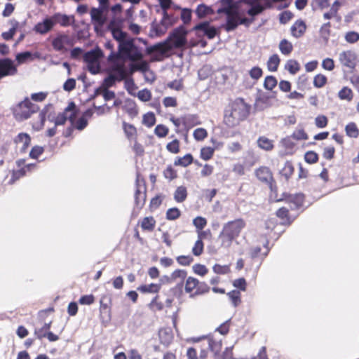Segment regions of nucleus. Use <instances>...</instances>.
Instances as JSON below:
<instances>
[{
	"label": "nucleus",
	"mask_w": 359,
	"mask_h": 359,
	"mask_svg": "<svg viewBox=\"0 0 359 359\" xmlns=\"http://www.w3.org/2000/svg\"><path fill=\"white\" fill-rule=\"evenodd\" d=\"M187 32L184 28H177L164 41L147 47V53L153 54L154 60L161 61L169 57L172 49L182 48L187 43Z\"/></svg>",
	"instance_id": "f257e3e1"
},
{
	"label": "nucleus",
	"mask_w": 359,
	"mask_h": 359,
	"mask_svg": "<svg viewBox=\"0 0 359 359\" xmlns=\"http://www.w3.org/2000/svg\"><path fill=\"white\" fill-rule=\"evenodd\" d=\"M217 13L226 15L225 30L226 32L234 30L239 25L248 26L252 22L241 15L238 6L234 0H220Z\"/></svg>",
	"instance_id": "f03ea898"
},
{
	"label": "nucleus",
	"mask_w": 359,
	"mask_h": 359,
	"mask_svg": "<svg viewBox=\"0 0 359 359\" xmlns=\"http://www.w3.org/2000/svg\"><path fill=\"white\" fill-rule=\"evenodd\" d=\"M248 114V107L242 99L238 98L230 103L224 110V122L230 128L244 120Z\"/></svg>",
	"instance_id": "7ed1b4c3"
},
{
	"label": "nucleus",
	"mask_w": 359,
	"mask_h": 359,
	"mask_svg": "<svg viewBox=\"0 0 359 359\" xmlns=\"http://www.w3.org/2000/svg\"><path fill=\"white\" fill-rule=\"evenodd\" d=\"M143 55L139 48L134 44L132 39L122 41L118 44V52L112 51L108 56V61H118L125 63L126 60L139 61L142 60Z\"/></svg>",
	"instance_id": "20e7f679"
},
{
	"label": "nucleus",
	"mask_w": 359,
	"mask_h": 359,
	"mask_svg": "<svg viewBox=\"0 0 359 359\" xmlns=\"http://www.w3.org/2000/svg\"><path fill=\"white\" fill-rule=\"evenodd\" d=\"M245 226V222L242 219H236L225 223L219 235L221 247L229 249Z\"/></svg>",
	"instance_id": "39448f33"
},
{
	"label": "nucleus",
	"mask_w": 359,
	"mask_h": 359,
	"mask_svg": "<svg viewBox=\"0 0 359 359\" xmlns=\"http://www.w3.org/2000/svg\"><path fill=\"white\" fill-rule=\"evenodd\" d=\"M109 66L107 69L108 76L102 83V89H109L116 82L121 81L126 78L127 70L123 62L108 61Z\"/></svg>",
	"instance_id": "423d86ee"
},
{
	"label": "nucleus",
	"mask_w": 359,
	"mask_h": 359,
	"mask_svg": "<svg viewBox=\"0 0 359 359\" xmlns=\"http://www.w3.org/2000/svg\"><path fill=\"white\" fill-rule=\"evenodd\" d=\"M38 109L39 107L36 104L26 99L14 108L13 114L18 121H23L29 118Z\"/></svg>",
	"instance_id": "0eeeda50"
},
{
	"label": "nucleus",
	"mask_w": 359,
	"mask_h": 359,
	"mask_svg": "<svg viewBox=\"0 0 359 359\" xmlns=\"http://www.w3.org/2000/svg\"><path fill=\"white\" fill-rule=\"evenodd\" d=\"M103 57L102 51L97 48L88 51L84 55L86 67L92 74H98L100 71V59Z\"/></svg>",
	"instance_id": "6e6552de"
},
{
	"label": "nucleus",
	"mask_w": 359,
	"mask_h": 359,
	"mask_svg": "<svg viewBox=\"0 0 359 359\" xmlns=\"http://www.w3.org/2000/svg\"><path fill=\"white\" fill-rule=\"evenodd\" d=\"M73 45V38L65 33L58 34L52 41L53 49L61 53H65L67 51V47H72Z\"/></svg>",
	"instance_id": "1a4fd4ad"
},
{
	"label": "nucleus",
	"mask_w": 359,
	"mask_h": 359,
	"mask_svg": "<svg viewBox=\"0 0 359 359\" xmlns=\"http://www.w3.org/2000/svg\"><path fill=\"white\" fill-rule=\"evenodd\" d=\"M106 10L100 8H92L90 12L91 22L97 33L101 32L103 25L107 21V17L104 14Z\"/></svg>",
	"instance_id": "9d476101"
},
{
	"label": "nucleus",
	"mask_w": 359,
	"mask_h": 359,
	"mask_svg": "<svg viewBox=\"0 0 359 359\" xmlns=\"http://www.w3.org/2000/svg\"><path fill=\"white\" fill-rule=\"evenodd\" d=\"M76 118V105L74 102L69 104L65 111L57 115L55 120V126H62L67 120H69L72 125L74 124Z\"/></svg>",
	"instance_id": "9b49d317"
},
{
	"label": "nucleus",
	"mask_w": 359,
	"mask_h": 359,
	"mask_svg": "<svg viewBox=\"0 0 359 359\" xmlns=\"http://www.w3.org/2000/svg\"><path fill=\"white\" fill-rule=\"evenodd\" d=\"M339 61L342 66L353 69L358 62V55L351 50H344L339 53Z\"/></svg>",
	"instance_id": "f8f14e48"
},
{
	"label": "nucleus",
	"mask_w": 359,
	"mask_h": 359,
	"mask_svg": "<svg viewBox=\"0 0 359 359\" xmlns=\"http://www.w3.org/2000/svg\"><path fill=\"white\" fill-rule=\"evenodd\" d=\"M194 29L198 36L205 35L208 39H213L216 34V29L213 27H210L208 22H203L195 26Z\"/></svg>",
	"instance_id": "ddd939ff"
},
{
	"label": "nucleus",
	"mask_w": 359,
	"mask_h": 359,
	"mask_svg": "<svg viewBox=\"0 0 359 359\" xmlns=\"http://www.w3.org/2000/svg\"><path fill=\"white\" fill-rule=\"evenodd\" d=\"M16 72V67L13 65L12 60L9 59L0 60V79L8 75H13Z\"/></svg>",
	"instance_id": "4468645a"
},
{
	"label": "nucleus",
	"mask_w": 359,
	"mask_h": 359,
	"mask_svg": "<svg viewBox=\"0 0 359 359\" xmlns=\"http://www.w3.org/2000/svg\"><path fill=\"white\" fill-rule=\"evenodd\" d=\"M31 138L27 133H19L15 139L18 149L21 152L24 153L30 144Z\"/></svg>",
	"instance_id": "2eb2a0df"
},
{
	"label": "nucleus",
	"mask_w": 359,
	"mask_h": 359,
	"mask_svg": "<svg viewBox=\"0 0 359 359\" xmlns=\"http://www.w3.org/2000/svg\"><path fill=\"white\" fill-rule=\"evenodd\" d=\"M108 29L111 32L113 38L118 41L120 44L122 41H126L128 39H126L127 34L123 31H121L118 27H116V22L114 20L110 21L107 26Z\"/></svg>",
	"instance_id": "dca6fc26"
},
{
	"label": "nucleus",
	"mask_w": 359,
	"mask_h": 359,
	"mask_svg": "<svg viewBox=\"0 0 359 359\" xmlns=\"http://www.w3.org/2000/svg\"><path fill=\"white\" fill-rule=\"evenodd\" d=\"M201 285H199V281L193 277H189L185 283V291L187 293H191L194 289L197 287V290L196 294H201L204 292V290H201ZM204 287H205V291H208V287L206 285L204 284Z\"/></svg>",
	"instance_id": "f3484780"
},
{
	"label": "nucleus",
	"mask_w": 359,
	"mask_h": 359,
	"mask_svg": "<svg viewBox=\"0 0 359 359\" xmlns=\"http://www.w3.org/2000/svg\"><path fill=\"white\" fill-rule=\"evenodd\" d=\"M53 24L50 18H45L42 22H38L34 27V32L40 34H46L50 32L53 27Z\"/></svg>",
	"instance_id": "a211bd4d"
},
{
	"label": "nucleus",
	"mask_w": 359,
	"mask_h": 359,
	"mask_svg": "<svg viewBox=\"0 0 359 359\" xmlns=\"http://www.w3.org/2000/svg\"><path fill=\"white\" fill-rule=\"evenodd\" d=\"M255 175L259 180L266 184H270L273 180L271 170L265 166L260 167L256 170Z\"/></svg>",
	"instance_id": "6ab92c4d"
},
{
	"label": "nucleus",
	"mask_w": 359,
	"mask_h": 359,
	"mask_svg": "<svg viewBox=\"0 0 359 359\" xmlns=\"http://www.w3.org/2000/svg\"><path fill=\"white\" fill-rule=\"evenodd\" d=\"M163 283V279H161L158 283L142 285L137 287V290L144 294H156L160 291Z\"/></svg>",
	"instance_id": "aec40b11"
},
{
	"label": "nucleus",
	"mask_w": 359,
	"mask_h": 359,
	"mask_svg": "<svg viewBox=\"0 0 359 359\" xmlns=\"http://www.w3.org/2000/svg\"><path fill=\"white\" fill-rule=\"evenodd\" d=\"M203 338L205 339V341L203 342L204 345H207L211 351L215 354L220 352L222 348L220 339L217 340L211 337L205 338L204 337Z\"/></svg>",
	"instance_id": "412c9836"
},
{
	"label": "nucleus",
	"mask_w": 359,
	"mask_h": 359,
	"mask_svg": "<svg viewBox=\"0 0 359 359\" xmlns=\"http://www.w3.org/2000/svg\"><path fill=\"white\" fill-rule=\"evenodd\" d=\"M306 25L302 20L296 21L291 27L292 36L296 38L300 37L306 31Z\"/></svg>",
	"instance_id": "4be33fe9"
},
{
	"label": "nucleus",
	"mask_w": 359,
	"mask_h": 359,
	"mask_svg": "<svg viewBox=\"0 0 359 359\" xmlns=\"http://www.w3.org/2000/svg\"><path fill=\"white\" fill-rule=\"evenodd\" d=\"M50 18L53 26L57 23L63 27L68 26L70 24V18L65 14L55 13Z\"/></svg>",
	"instance_id": "5701e85b"
},
{
	"label": "nucleus",
	"mask_w": 359,
	"mask_h": 359,
	"mask_svg": "<svg viewBox=\"0 0 359 359\" xmlns=\"http://www.w3.org/2000/svg\"><path fill=\"white\" fill-rule=\"evenodd\" d=\"M137 190L135 191V203L137 205L142 206L143 205L145 200V192H144V188L143 187V190H142L140 183V180L139 179V177L137 176Z\"/></svg>",
	"instance_id": "b1692460"
},
{
	"label": "nucleus",
	"mask_w": 359,
	"mask_h": 359,
	"mask_svg": "<svg viewBox=\"0 0 359 359\" xmlns=\"http://www.w3.org/2000/svg\"><path fill=\"white\" fill-rule=\"evenodd\" d=\"M132 65V71H140L144 74L149 73L151 74V80H154L153 74L149 72V65L147 61L141 60Z\"/></svg>",
	"instance_id": "393cba45"
},
{
	"label": "nucleus",
	"mask_w": 359,
	"mask_h": 359,
	"mask_svg": "<svg viewBox=\"0 0 359 359\" xmlns=\"http://www.w3.org/2000/svg\"><path fill=\"white\" fill-rule=\"evenodd\" d=\"M35 166H36V164H33V163L27 164L24 168H22L18 170L13 171V174H12L11 179L10 180V183L13 184L15 180L23 177L25 175L27 170H29L32 168H34Z\"/></svg>",
	"instance_id": "a878e982"
},
{
	"label": "nucleus",
	"mask_w": 359,
	"mask_h": 359,
	"mask_svg": "<svg viewBox=\"0 0 359 359\" xmlns=\"http://www.w3.org/2000/svg\"><path fill=\"white\" fill-rule=\"evenodd\" d=\"M187 197V190L184 186L178 187L174 192V199L177 203L184 202Z\"/></svg>",
	"instance_id": "bb28decb"
},
{
	"label": "nucleus",
	"mask_w": 359,
	"mask_h": 359,
	"mask_svg": "<svg viewBox=\"0 0 359 359\" xmlns=\"http://www.w3.org/2000/svg\"><path fill=\"white\" fill-rule=\"evenodd\" d=\"M158 335L161 343L165 345H168L172 340V334L169 329H161Z\"/></svg>",
	"instance_id": "cd10ccee"
},
{
	"label": "nucleus",
	"mask_w": 359,
	"mask_h": 359,
	"mask_svg": "<svg viewBox=\"0 0 359 359\" xmlns=\"http://www.w3.org/2000/svg\"><path fill=\"white\" fill-rule=\"evenodd\" d=\"M156 226V221L153 217H146L141 222V227L143 230L151 231Z\"/></svg>",
	"instance_id": "c85d7f7f"
},
{
	"label": "nucleus",
	"mask_w": 359,
	"mask_h": 359,
	"mask_svg": "<svg viewBox=\"0 0 359 359\" xmlns=\"http://www.w3.org/2000/svg\"><path fill=\"white\" fill-rule=\"evenodd\" d=\"M257 144L259 148L266 151H270L273 148V142L264 136L257 140Z\"/></svg>",
	"instance_id": "c756f323"
},
{
	"label": "nucleus",
	"mask_w": 359,
	"mask_h": 359,
	"mask_svg": "<svg viewBox=\"0 0 359 359\" xmlns=\"http://www.w3.org/2000/svg\"><path fill=\"white\" fill-rule=\"evenodd\" d=\"M280 64V58L278 55H271L267 61V67L270 72H276Z\"/></svg>",
	"instance_id": "7c9ffc66"
},
{
	"label": "nucleus",
	"mask_w": 359,
	"mask_h": 359,
	"mask_svg": "<svg viewBox=\"0 0 359 359\" xmlns=\"http://www.w3.org/2000/svg\"><path fill=\"white\" fill-rule=\"evenodd\" d=\"M193 162V157L190 154L184 155L183 157H179L175 160L174 164L175 165H180L182 167H187L191 164Z\"/></svg>",
	"instance_id": "2f4dec72"
},
{
	"label": "nucleus",
	"mask_w": 359,
	"mask_h": 359,
	"mask_svg": "<svg viewBox=\"0 0 359 359\" xmlns=\"http://www.w3.org/2000/svg\"><path fill=\"white\" fill-rule=\"evenodd\" d=\"M196 13L199 18H203L205 15L213 14L214 11L210 6H205L204 4H201L198 6L196 10Z\"/></svg>",
	"instance_id": "473e14b6"
},
{
	"label": "nucleus",
	"mask_w": 359,
	"mask_h": 359,
	"mask_svg": "<svg viewBox=\"0 0 359 359\" xmlns=\"http://www.w3.org/2000/svg\"><path fill=\"white\" fill-rule=\"evenodd\" d=\"M279 49L282 54L288 55L293 49L292 44L286 39H283L279 43Z\"/></svg>",
	"instance_id": "72a5a7b5"
},
{
	"label": "nucleus",
	"mask_w": 359,
	"mask_h": 359,
	"mask_svg": "<svg viewBox=\"0 0 359 359\" xmlns=\"http://www.w3.org/2000/svg\"><path fill=\"white\" fill-rule=\"evenodd\" d=\"M346 135L353 138H356L359 135V130L355 123H349L345 128Z\"/></svg>",
	"instance_id": "f704fd0d"
},
{
	"label": "nucleus",
	"mask_w": 359,
	"mask_h": 359,
	"mask_svg": "<svg viewBox=\"0 0 359 359\" xmlns=\"http://www.w3.org/2000/svg\"><path fill=\"white\" fill-rule=\"evenodd\" d=\"M285 67L292 74H295L300 69L299 64L294 60H289Z\"/></svg>",
	"instance_id": "c9c22d12"
},
{
	"label": "nucleus",
	"mask_w": 359,
	"mask_h": 359,
	"mask_svg": "<svg viewBox=\"0 0 359 359\" xmlns=\"http://www.w3.org/2000/svg\"><path fill=\"white\" fill-rule=\"evenodd\" d=\"M339 99L351 101L353 99V95L351 89L348 87H344L338 93Z\"/></svg>",
	"instance_id": "e433bc0d"
},
{
	"label": "nucleus",
	"mask_w": 359,
	"mask_h": 359,
	"mask_svg": "<svg viewBox=\"0 0 359 359\" xmlns=\"http://www.w3.org/2000/svg\"><path fill=\"white\" fill-rule=\"evenodd\" d=\"M214 152L215 148H212L210 147H205L201 149L200 156L203 160L208 161L212 157Z\"/></svg>",
	"instance_id": "4c0bfd02"
},
{
	"label": "nucleus",
	"mask_w": 359,
	"mask_h": 359,
	"mask_svg": "<svg viewBox=\"0 0 359 359\" xmlns=\"http://www.w3.org/2000/svg\"><path fill=\"white\" fill-rule=\"evenodd\" d=\"M227 295L234 307H236L241 303V292L239 291L232 290Z\"/></svg>",
	"instance_id": "58836bf2"
},
{
	"label": "nucleus",
	"mask_w": 359,
	"mask_h": 359,
	"mask_svg": "<svg viewBox=\"0 0 359 359\" xmlns=\"http://www.w3.org/2000/svg\"><path fill=\"white\" fill-rule=\"evenodd\" d=\"M50 327V323H45L42 327L35 329V335L39 339L46 337V333Z\"/></svg>",
	"instance_id": "ea45409f"
},
{
	"label": "nucleus",
	"mask_w": 359,
	"mask_h": 359,
	"mask_svg": "<svg viewBox=\"0 0 359 359\" xmlns=\"http://www.w3.org/2000/svg\"><path fill=\"white\" fill-rule=\"evenodd\" d=\"M142 123L144 125L150 128L153 126L156 123L155 115L152 112H149L144 115Z\"/></svg>",
	"instance_id": "a19ab883"
},
{
	"label": "nucleus",
	"mask_w": 359,
	"mask_h": 359,
	"mask_svg": "<svg viewBox=\"0 0 359 359\" xmlns=\"http://www.w3.org/2000/svg\"><path fill=\"white\" fill-rule=\"evenodd\" d=\"M15 59L19 65L25 63L28 60H32V54L29 51L18 53Z\"/></svg>",
	"instance_id": "79ce46f5"
},
{
	"label": "nucleus",
	"mask_w": 359,
	"mask_h": 359,
	"mask_svg": "<svg viewBox=\"0 0 359 359\" xmlns=\"http://www.w3.org/2000/svg\"><path fill=\"white\" fill-rule=\"evenodd\" d=\"M193 136L197 141H202L208 136V132L205 128H198L194 130Z\"/></svg>",
	"instance_id": "37998d69"
},
{
	"label": "nucleus",
	"mask_w": 359,
	"mask_h": 359,
	"mask_svg": "<svg viewBox=\"0 0 359 359\" xmlns=\"http://www.w3.org/2000/svg\"><path fill=\"white\" fill-rule=\"evenodd\" d=\"M180 215V210L177 208H171L166 212V219L168 220H175L179 218Z\"/></svg>",
	"instance_id": "c03bdc74"
},
{
	"label": "nucleus",
	"mask_w": 359,
	"mask_h": 359,
	"mask_svg": "<svg viewBox=\"0 0 359 359\" xmlns=\"http://www.w3.org/2000/svg\"><path fill=\"white\" fill-rule=\"evenodd\" d=\"M193 224L196 230H202L207 225V220L205 217L198 216L193 219Z\"/></svg>",
	"instance_id": "a18cd8bd"
},
{
	"label": "nucleus",
	"mask_w": 359,
	"mask_h": 359,
	"mask_svg": "<svg viewBox=\"0 0 359 359\" xmlns=\"http://www.w3.org/2000/svg\"><path fill=\"white\" fill-rule=\"evenodd\" d=\"M290 200L293 203V206L291 207L292 208H299V207L302 206L303 204L304 195L302 194H295L294 196H291Z\"/></svg>",
	"instance_id": "49530a36"
},
{
	"label": "nucleus",
	"mask_w": 359,
	"mask_h": 359,
	"mask_svg": "<svg viewBox=\"0 0 359 359\" xmlns=\"http://www.w3.org/2000/svg\"><path fill=\"white\" fill-rule=\"evenodd\" d=\"M277 84V81L273 76H268L265 78L264 86L266 89L271 90Z\"/></svg>",
	"instance_id": "de8ad7c7"
},
{
	"label": "nucleus",
	"mask_w": 359,
	"mask_h": 359,
	"mask_svg": "<svg viewBox=\"0 0 359 359\" xmlns=\"http://www.w3.org/2000/svg\"><path fill=\"white\" fill-rule=\"evenodd\" d=\"M166 149L170 153L177 154L180 151V142L176 139L172 140L166 145Z\"/></svg>",
	"instance_id": "09e8293b"
},
{
	"label": "nucleus",
	"mask_w": 359,
	"mask_h": 359,
	"mask_svg": "<svg viewBox=\"0 0 359 359\" xmlns=\"http://www.w3.org/2000/svg\"><path fill=\"white\" fill-rule=\"evenodd\" d=\"M292 138L297 140H306L309 137L304 129H297L292 135Z\"/></svg>",
	"instance_id": "8fccbe9b"
},
{
	"label": "nucleus",
	"mask_w": 359,
	"mask_h": 359,
	"mask_svg": "<svg viewBox=\"0 0 359 359\" xmlns=\"http://www.w3.org/2000/svg\"><path fill=\"white\" fill-rule=\"evenodd\" d=\"M327 82V77L323 74H318L314 77L313 85L316 88H322Z\"/></svg>",
	"instance_id": "3c124183"
},
{
	"label": "nucleus",
	"mask_w": 359,
	"mask_h": 359,
	"mask_svg": "<svg viewBox=\"0 0 359 359\" xmlns=\"http://www.w3.org/2000/svg\"><path fill=\"white\" fill-rule=\"evenodd\" d=\"M204 245L203 241L197 240L192 248V252L195 256H199L203 251Z\"/></svg>",
	"instance_id": "603ef678"
},
{
	"label": "nucleus",
	"mask_w": 359,
	"mask_h": 359,
	"mask_svg": "<svg viewBox=\"0 0 359 359\" xmlns=\"http://www.w3.org/2000/svg\"><path fill=\"white\" fill-rule=\"evenodd\" d=\"M186 276H187V272L184 270L178 269V270L174 271L172 273V274L170 276V279L172 281H175L177 278H180L181 280V281H182L186 278Z\"/></svg>",
	"instance_id": "864d4df0"
},
{
	"label": "nucleus",
	"mask_w": 359,
	"mask_h": 359,
	"mask_svg": "<svg viewBox=\"0 0 359 359\" xmlns=\"http://www.w3.org/2000/svg\"><path fill=\"white\" fill-rule=\"evenodd\" d=\"M192 269L195 273H196L199 276H205L208 271V269L205 267V265L200 264H194L192 266Z\"/></svg>",
	"instance_id": "5fc2aeb1"
},
{
	"label": "nucleus",
	"mask_w": 359,
	"mask_h": 359,
	"mask_svg": "<svg viewBox=\"0 0 359 359\" xmlns=\"http://www.w3.org/2000/svg\"><path fill=\"white\" fill-rule=\"evenodd\" d=\"M194 259L191 255H181L177 257V262L182 266H188L192 262Z\"/></svg>",
	"instance_id": "6e6d98bb"
},
{
	"label": "nucleus",
	"mask_w": 359,
	"mask_h": 359,
	"mask_svg": "<svg viewBox=\"0 0 359 359\" xmlns=\"http://www.w3.org/2000/svg\"><path fill=\"white\" fill-rule=\"evenodd\" d=\"M155 134L159 137H164L168 135V128L163 125H158L154 130Z\"/></svg>",
	"instance_id": "4d7b16f0"
},
{
	"label": "nucleus",
	"mask_w": 359,
	"mask_h": 359,
	"mask_svg": "<svg viewBox=\"0 0 359 359\" xmlns=\"http://www.w3.org/2000/svg\"><path fill=\"white\" fill-rule=\"evenodd\" d=\"M212 269L214 272L217 274H226L230 271V269L228 265L215 264Z\"/></svg>",
	"instance_id": "13d9d810"
},
{
	"label": "nucleus",
	"mask_w": 359,
	"mask_h": 359,
	"mask_svg": "<svg viewBox=\"0 0 359 359\" xmlns=\"http://www.w3.org/2000/svg\"><path fill=\"white\" fill-rule=\"evenodd\" d=\"M137 97L142 102H147L151 97V92L147 89H143L138 92Z\"/></svg>",
	"instance_id": "bf43d9fd"
},
{
	"label": "nucleus",
	"mask_w": 359,
	"mask_h": 359,
	"mask_svg": "<svg viewBox=\"0 0 359 359\" xmlns=\"http://www.w3.org/2000/svg\"><path fill=\"white\" fill-rule=\"evenodd\" d=\"M345 39L350 43H353L359 40V34L355 32H348L345 35Z\"/></svg>",
	"instance_id": "052dcab7"
},
{
	"label": "nucleus",
	"mask_w": 359,
	"mask_h": 359,
	"mask_svg": "<svg viewBox=\"0 0 359 359\" xmlns=\"http://www.w3.org/2000/svg\"><path fill=\"white\" fill-rule=\"evenodd\" d=\"M315 123L318 128H323L327 124V118L324 115L318 116L315 119Z\"/></svg>",
	"instance_id": "680f3d73"
},
{
	"label": "nucleus",
	"mask_w": 359,
	"mask_h": 359,
	"mask_svg": "<svg viewBox=\"0 0 359 359\" xmlns=\"http://www.w3.org/2000/svg\"><path fill=\"white\" fill-rule=\"evenodd\" d=\"M44 149L42 147L35 146L29 152V156L32 158L36 159L43 152Z\"/></svg>",
	"instance_id": "e2e57ef3"
},
{
	"label": "nucleus",
	"mask_w": 359,
	"mask_h": 359,
	"mask_svg": "<svg viewBox=\"0 0 359 359\" xmlns=\"http://www.w3.org/2000/svg\"><path fill=\"white\" fill-rule=\"evenodd\" d=\"M264 10V7L262 5L252 6L248 11V14L252 17L260 14Z\"/></svg>",
	"instance_id": "0e129e2a"
},
{
	"label": "nucleus",
	"mask_w": 359,
	"mask_h": 359,
	"mask_svg": "<svg viewBox=\"0 0 359 359\" xmlns=\"http://www.w3.org/2000/svg\"><path fill=\"white\" fill-rule=\"evenodd\" d=\"M76 87V80L74 79H67L63 84V89L67 92H70Z\"/></svg>",
	"instance_id": "69168bd1"
},
{
	"label": "nucleus",
	"mask_w": 359,
	"mask_h": 359,
	"mask_svg": "<svg viewBox=\"0 0 359 359\" xmlns=\"http://www.w3.org/2000/svg\"><path fill=\"white\" fill-rule=\"evenodd\" d=\"M335 149L332 146H327L324 148L323 157L326 159H332L334 156Z\"/></svg>",
	"instance_id": "338daca9"
},
{
	"label": "nucleus",
	"mask_w": 359,
	"mask_h": 359,
	"mask_svg": "<svg viewBox=\"0 0 359 359\" xmlns=\"http://www.w3.org/2000/svg\"><path fill=\"white\" fill-rule=\"evenodd\" d=\"M304 158L307 163H313L318 161V155L314 151H308L306 153Z\"/></svg>",
	"instance_id": "774afa93"
}]
</instances>
